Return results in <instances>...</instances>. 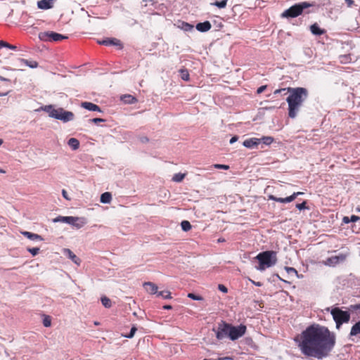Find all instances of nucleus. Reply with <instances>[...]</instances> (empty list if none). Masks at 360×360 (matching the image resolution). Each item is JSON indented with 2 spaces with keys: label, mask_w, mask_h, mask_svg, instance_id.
Returning <instances> with one entry per match:
<instances>
[{
  "label": "nucleus",
  "mask_w": 360,
  "mask_h": 360,
  "mask_svg": "<svg viewBox=\"0 0 360 360\" xmlns=\"http://www.w3.org/2000/svg\"><path fill=\"white\" fill-rule=\"evenodd\" d=\"M359 219V217L356 215H352L350 217V222H355Z\"/></svg>",
  "instance_id": "nucleus-47"
},
{
  "label": "nucleus",
  "mask_w": 360,
  "mask_h": 360,
  "mask_svg": "<svg viewBox=\"0 0 360 360\" xmlns=\"http://www.w3.org/2000/svg\"><path fill=\"white\" fill-rule=\"evenodd\" d=\"M360 334V321L356 323L351 328L350 335L355 336Z\"/></svg>",
  "instance_id": "nucleus-25"
},
{
  "label": "nucleus",
  "mask_w": 360,
  "mask_h": 360,
  "mask_svg": "<svg viewBox=\"0 0 360 360\" xmlns=\"http://www.w3.org/2000/svg\"><path fill=\"white\" fill-rule=\"evenodd\" d=\"M64 252L75 264L79 265L81 260L74 254L73 252H72L70 249H65Z\"/></svg>",
  "instance_id": "nucleus-20"
},
{
  "label": "nucleus",
  "mask_w": 360,
  "mask_h": 360,
  "mask_svg": "<svg viewBox=\"0 0 360 360\" xmlns=\"http://www.w3.org/2000/svg\"><path fill=\"white\" fill-rule=\"evenodd\" d=\"M164 309H172V307L171 305H164L163 307H162Z\"/></svg>",
  "instance_id": "nucleus-54"
},
{
  "label": "nucleus",
  "mask_w": 360,
  "mask_h": 360,
  "mask_svg": "<svg viewBox=\"0 0 360 360\" xmlns=\"http://www.w3.org/2000/svg\"><path fill=\"white\" fill-rule=\"evenodd\" d=\"M43 324L45 327H49L51 325V319L49 316H44L43 319Z\"/></svg>",
  "instance_id": "nucleus-35"
},
{
  "label": "nucleus",
  "mask_w": 360,
  "mask_h": 360,
  "mask_svg": "<svg viewBox=\"0 0 360 360\" xmlns=\"http://www.w3.org/2000/svg\"><path fill=\"white\" fill-rule=\"evenodd\" d=\"M53 0H41L37 3L38 7L41 9H49L53 6Z\"/></svg>",
  "instance_id": "nucleus-17"
},
{
  "label": "nucleus",
  "mask_w": 360,
  "mask_h": 360,
  "mask_svg": "<svg viewBox=\"0 0 360 360\" xmlns=\"http://www.w3.org/2000/svg\"><path fill=\"white\" fill-rule=\"evenodd\" d=\"M310 30L314 35H321L326 32V31L323 29H321L316 23L311 25Z\"/></svg>",
  "instance_id": "nucleus-22"
},
{
  "label": "nucleus",
  "mask_w": 360,
  "mask_h": 360,
  "mask_svg": "<svg viewBox=\"0 0 360 360\" xmlns=\"http://www.w3.org/2000/svg\"><path fill=\"white\" fill-rule=\"evenodd\" d=\"M81 106L86 110H89L90 111H98L101 112V108L98 105L91 103V102H82L81 104Z\"/></svg>",
  "instance_id": "nucleus-15"
},
{
  "label": "nucleus",
  "mask_w": 360,
  "mask_h": 360,
  "mask_svg": "<svg viewBox=\"0 0 360 360\" xmlns=\"http://www.w3.org/2000/svg\"><path fill=\"white\" fill-rule=\"evenodd\" d=\"M73 220L72 217H58L53 219L54 222H63V223H67L70 224Z\"/></svg>",
  "instance_id": "nucleus-26"
},
{
  "label": "nucleus",
  "mask_w": 360,
  "mask_h": 360,
  "mask_svg": "<svg viewBox=\"0 0 360 360\" xmlns=\"http://www.w3.org/2000/svg\"><path fill=\"white\" fill-rule=\"evenodd\" d=\"M254 285H255L256 286H262V283L261 282H256L252 279H249Z\"/></svg>",
  "instance_id": "nucleus-51"
},
{
  "label": "nucleus",
  "mask_w": 360,
  "mask_h": 360,
  "mask_svg": "<svg viewBox=\"0 0 360 360\" xmlns=\"http://www.w3.org/2000/svg\"><path fill=\"white\" fill-rule=\"evenodd\" d=\"M214 167L216 169H229V166L226 165H221V164H215L214 165Z\"/></svg>",
  "instance_id": "nucleus-39"
},
{
  "label": "nucleus",
  "mask_w": 360,
  "mask_h": 360,
  "mask_svg": "<svg viewBox=\"0 0 360 360\" xmlns=\"http://www.w3.org/2000/svg\"><path fill=\"white\" fill-rule=\"evenodd\" d=\"M307 202L306 201H304L302 202V203H298L296 205V207L300 210H304V209H307Z\"/></svg>",
  "instance_id": "nucleus-40"
},
{
  "label": "nucleus",
  "mask_w": 360,
  "mask_h": 360,
  "mask_svg": "<svg viewBox=\"0 0 360 360\" xmlns=\"http://www.w3.org/2000/svg\"><path fill=\"white\" fill-rule=\"evenodd\" d=\"M288 93L290 94L286 99L288 104V116L295 118L308 96V91L303 87H288Z\"/></svg>",
  "instance_id": "nucleus-2"
},
{
  "label": "nucleus",
  "mask_w": 360,
  "mask_h": 360,
  "mask_svg": "<svg viewBox=\"0 0 360 360\" xmlns=\"http://www.w3.org/2000/svg\"><path fill=\"white\" fill-rule=\"evenodd\" d=\"M4 47H6V48H8V49H10L11 50H14V51L17 50V46L10 44L7 43L6 41H4Z\"/></svg>",
  "instance_id": "nucleus-42"
},
{
  "label": "nucleus",
  "mask_w": 360,
  "mask_h": 360,
  "mask_svg": "<svg viewBox=\"0 0 360 360\" xmlns=\"http://www.w3.org/2000/svg\"><path fill=\"white\" fill-rule=\"evenodd\" d=\"M89 121L91 122H94L95 124H98V123H100V122H103L105 120L103 119H102V118H94V119L90 120Z\"/></svg>",
  "instance_id": "nucleus-44"
},
{
  "label": "nucleus",
  "mask_w": 360,
  "mask_h": 360,
  "mask_svg": "<svg viewBox=\"0 0 360 360\" xmlns=\"http://www.w3.org/2000/svg\"><path fill=\"white\" fill-rule=\"evenodd\" d=\"M302 192H295L291 195L286 197V198H278L274 195H269V198L270 200H274L276 202H282V203H286V202H290L293 201L298 195H302Z\"/></svg>",
  "instance_id": "nucleus-10"
},
{
  "label": "nucleus",
  "mask_w": 360,
  "mask_h": 360,
  "mask_svg": "<svg viewBox=\"0 0 360 360\" xmlns=\"http://www.w3.org/2000/svg\"><path fill=\"white\" fill-rule=\"evenodd\" d=\"M267 86L266 85H263V86H261L260 87H259L257 90V94H262L266 89Z\"/></svg>",
  "instance_id": "nucleus-45"
},
{
  "label": "nucleus",
  "mask_w": 360,
  "mask_h": 360,
  "mask_svg": "<svg viewBox=\"0 0 360 360\" xmlns=\"http://www.w3.org/2000/svg\"><path fill=\"white\" fill-rule=\"evenodd\" d=\"M41 110L46 112L51 117L60 120L63 122L71 121L75 117L73 112L65 110L62 108H54L51 105L43 106Z\"/></svg>",
  "instance_id": "nucleus-4"
},
{
  "label": "nucleus",
  "mask_w": 360,
  "mask_h": 360,
  "mask_svg": "<svg viewBox=\"0 0 360 360\" xmlns=\"http://www.w3.org/2000/svg\"><path fill=\"white\" fill-rule=\"evenodd\" d=\"M186 174L181 173L175 174L172 177V181L175 182H181L185 178Z\"/></svg>",
  "instance_id": "nucleus-29"
},
{
  "label": "nucleus",
  "mask_w": 360,
  "mask_h": 360,
  "mask_svg": "<svg viewBox=\"0 0 360 360\" xmlns=\"http://www.w3.org/2000/svg\"><path fill=\"white\" fill-rule=\"evenodd\" d=\"M68 144L72 150H77L79 147V141L75 138L70 139Z\"/></svg>",
  "instance_id": "nucleus-23"
},
{
  "label": "nucleus",
  "mask_w": 360,
  "mask_h": 360,
  "mask_svg": "<svg viewBox=\"0 0 360 360\" xmlns=\"http://www.w3.org/2000/svg\"><path fill=\"white\" fill-rule=\"evenodd\" d=\"M180 74H181V77L182 79H184L185 81H188L189 80L190 75H189V73H188L187 70H186V69H181L180 70Z\"/></svg>",
  "instance_id": "nucleus-31"
},
{
  "label": "nucleus",
  "mask_w": 360,
  "mask_h": 360,
  "mask_svg": "<svg viewBox=\"0 0 360 360\" xmlns=\"http://www.w3.org/2000/svg\"><path fill=\"white\" fill-rule=\"evenodd\" d=\"M340 58H342L341 62H343V61L347 60L348 56L345 55V56H342Z\"/></svg>",
  "instance_id": "nucleus-55"
},
{
  "label": "nucleus",
  "mask_w": 360,
  "mask_h": 360,
  "mask_svg": "<svg viewBox=\"0 0 360 360\" xmlns=\"http://www.w3.org/2000/svg\"><path fill=\"white\" fill-rule=\"evenodd\" d=\"M21 233L32 240H43V238L37 233H31L29 231H22Z\"/></svg>",
  "instance_id": "nucleus-19"
},
{
  "label": "nucleus",
  "mask_w": 360,
  "mask_h": 360,
  "mask_svg": "<svg viewBox=\"0 0 360 360\" xmlns=\"http://www.w3.org/2000/svg\"><path fill=\"white\" fill-rule=\"evenodd\" d=\"M211 5L215 6L219 8H224L227 5V0L216 1L214 3H211Z\"/></svg>",
  "instance_id": "nucleus-28"
},
{
  "label": "nucleus",
  "mask_w": 360,
  "mask_h": 360,
  "mask_svg": "<svg viewBox=\"0 0 360 360\" xmlns=\"http://www.w3.org/2000/svg\"><path fill=\"white\" fill-rule=\"evenodd\" d=\"M238 139V137L237 136H233L231 140H230V143L232 144L233 143H235L236 141H237Z\"/></svg>",
  "instance_id": "nucleus-49"
},
{
  "label": "nucleus",
  "mask_w": 360,
  "mask_h": 360,
  "mask_svg": "<svg viewBox=\"0 0 360 360\" xmlns=\"http://www.w3.org/2000/svg\"><path fill=\"white\" fill-rule=\"evenodd\" d=\"M39 38L42 41H59L68 39V37L53 31H48L40 32L39 34Z\"/></svg>",
  "instance_id": "nucleus-7"
},
{
  "label": "nucleus",
  "mask_w": 360,
  "mask_h": 360,
  "mask_svg": "<svg viewBox=\"0 0 360 360\" xmlns=\"http://www.w3.org/2000/svg\"><path fill=\"white\" fill-rule=\"evenodd\" d=\"M347 255L345 254H340L339 255L333 256L328 257L323 262V264L326 266H335L340 262H343L346 259Z\"/></svg>",
  "instance_id": "nucleus-11"
},
{
  "label": "nucleus",
  "mask_w": 360,
  "mask_h": 360,
  "mask_svg": "<svg viewBox=\"0 0 360 360\" xmlns=\"http://www.w3.org/2000/svg\"><path fill=\"white\" fill-rule=\"evenodd\" d=\"M342 221L345 224H348L350 222V217H344L342 219Z\"/></svg>",
  "instance_id": "nucleus-50"
},
{
  "label": "nucleus",
  "mask_w": 360,
  "mask_h": 360,
  "mask_svg": "<svg viewBox=\"0 0 360 360\" xmlns=\"http://www.w3.org/2000/svg\"><path fill=\"white\" fill-rule=\"evenodd\" d=\"M101 302L102 304L106 308H110L112 306L111 300L107 297H101Z\"/></svg>",
  "instance_id": "nucleus-33"
},
{
  "label": "nucleus",
  "mask_w": 360,
  "mask_h": 360,
  "mask_svg": "<svg viewBox=\"0 0 360 360\" xmlns=\"http://www.w3.org/2000/svg\"><path fill=\"white\" fill-rule=\"evenodd\" d=\"M261 143L260 139L250 138L243 141V144L245 147L248 148H252L257 146Z\"/></svg>",
  "instance_id": "nucleus-13"
},
{
  "label": "nucleus",
  "mask_w": 360,
  "mask_h": 360,
  "mask_svg": "<svg viewBox=\"0 0 360 360\" xmlns=\"http://www.w3.org/2000/svg\"><path fill=\"white\" fill-rule=\"evenodd\" d=\"M192 28H193V26L191 25L190 24H188V23L185 24V30H191Z\"/></svg>",
  "instance_id": "nucleus-53"
},
{
  "label": "nucleus",
  "mask_w": 360,
  "mask_h": 360,
  "mask_svg": "<svg viewBox=\"0 0 360 360\" xmlns=\"http://www.w3.org/2000/svg\"><path fill=\"white\" fill-rule=\"evenodd\" d=\"M212 27L211 23L209 21L199 22L196 25V29L202 32H207Z\"/></svg>",
  "instance_id": "nucleus-16"
},
{
  "label": "nucleus",
  "mask_w": 360,
  "mask_h": 360,
  "mask_svg": "<svg viewBox=\"0 0 360 360\" xmlns=\"http://www.w3.org/2000/svg\"><path fill=\"white\" fill-rule=\"evenodd\" d=\"M4 41L0 40V49L4 47Z\"/></svg>",
  "instance_id": "nucleus-57"
},
{
  "label": "nucleus",
  "mask_w": 360,
  "mask_h": 360,
  "mask_svg": "<svg viewBox=\"0 0 360 360\" xmlns=\"http://www.w3.org/2000/svg\"><path fill=\"white\" fill-rule=\"evenodd\" d=\"M3 143V141L1 139H0V146Z\"/></svg>",
  "instance_id": "nucleus-59"
},
{
  "label": "nucleus",
  "mask_w": 360,
  "mask_h": 360,
  "mask_svg": "<svg viewBox=\"0 0 360 360\" xmlns=\"http://www.w3.org/2000/svg\"><path fill=\"white\" fill-rule=\"evenodd\" d=\"M73 220L69 224L80 229L86 224V219L84 217H72Z\"/></svg>",
  "instance_id": "nucleus-14"
},
{
  "label": "nucleus",
  "mask_w": 360,
  "mask_h": 360,
  "mask_svg": "<svg viewBox=\"0 0 360 360\" xmlns=\"http://www.w3.org/2000/svg\"><path fill=\"white\" fill-rule=\"evenodd\" d=\"M136 330H137L136 327L134 326L131 328L130 333H129L128 335H124V337H126V338H133Z\"/></svg>",
  "instance_id": "nucleus-38"
},
{
  "label": "nucleus",
  "mask_w": 360,
  "mask_h": 360,
  "mask_svg": "<svg viewBox=\"0 0 360 360\" xmlns=\"http://www.w3.org/2000/svg\"><path fill=\"white\" fill-rule=\"evenodd\" d=\"M355 308H356V309H360V304H358V305H356Z\"/></svg>",
  "instance_id": "nucleus-58"
},
{
  "label": "nucleus",
  "mask_w": 360,
  "mask_h": 360,
  "mask_svg": "<svg viewBox=\"0 0 360 360\" xmlns=\"http://www.w3.org/2000/svg\"><path fill=\"white\" fill-rule=\"evenodd\" d=\"M330 314L335 322L337 329H340L343 323H349L351 317L349 311H343L339 307L332 309Z\"/></svg>",
  "instance_id": "nucleus-6"
},
{
  "label": "nucleus",
  "mask_w": 360,
  "mask_h": 360,
  "mask_svg": "<svg viewBox=\"0 0 360 360\" xmlns=\"http://www.w3.org/2000/svg\"><path fill=\"white\" fill-rule=\"evenodd\" d=\"M112 200V195L109 192H105L101 195V202L102 203H110Z\"/></svg>",
  "instance_id": "nucleus-24"
},
{
  "label": "nucleus",
  "mask_w": 360,
  "mask_h": 360,
  "mask_svg": "<svg viewBox=\"0 0 360 360\" xmlns=\"http://www.w3.org/2000/svg\"><path fill=\"white\" fill-rule=\"evenodd\" d=\"M62 195H63V198H65L66 200H70L68 198V193L65 189L62 190Z\"/></svg>",
  "instance_id": "nucleus-48"
},
{
  "label": "nucleus",
  "mask_w": 360,
  "mask_h": 360,
  "mask_svg": "<svg viewBox=\"0 0 360 360\" xmlns=\"http://www.w3.org/2000/svg\"><path fill=\"white\" fill-rule=\"evenodd\" d=\"M229 330V338L231 340H236L245 334L247 328L245 325L240 324L238 326L231 325Z\"/></svg>",
  "instance_id": "nucleus-8"
},
{
  "label": "nucleus",
  "mask_w": 360,
  "mask_h": 360,
  "mask_svg": "<svg viewBox=\"0 0 360 360\" xmlns=\"http://www.w3.org/2000/svg\"><path fill=\"white\" fill-rule=\"evenodd\" d=\"M27 250L30 252L32 256H35L39 252V248H27Z\"/></svg>",
  "instance_id": "nucleus-36"
},
{
  "label": "nucleus",
  "mask_w": 360,
  "mask_h": 360,
  "mask_svg": "<svg viewBox=\"0 0 360 360\" xmlns=\"http://www.w3.org/2000/svg\"><path fill=\"white\" fill-rule=\"evenodd\" d=\"M8 94H9V91L4 92V93L0 92V96H5L8 95Z\"/></svg>",
  "instance_id": "nucleus-56"
},
{
  "label": "nucleus",
  "mask_w": 360,
  "mask_h": 360,
  "mask_svg": "<svg viewBox=\"0 0 360 360\" xmlns=\"http://www.w3.org/2000/svg\"><path fill=\"white\" fill-rule=\"evenodd\" d=\"M345 1L349 7L352 6L354 4L353 0H345Z\"/></svg>",
  "instance_id": "nucleus-52"
},
{
  "label": "nucleus",
  "mask_w": 360,
  "mask_h": 360,
  "mask_svg": "<svg viewBox=\"0 0 360 360\" xmlns=\"http://www.w3.org/2000/svg\"><path fill=\"white\" fill-rule=\"evenodd\" d=\"M143 288H145L146 291L151 295H155L158 293V288L157 285H155L154 283L152 282H145L143 284Z\"/></svg>",
  "instance_id": "nucleus-12"
},
{
  "label": "nucleus",
  "mask_w": 360,
  "mask_h": 360,
  "mask_svg": "<svg viewBox=\"0 0 360 360\" xmlns=\"http://www.w3.org/2000/svg\"><path fill=\"white\" fill-rule=\"evenodd\" d=\"M98 44L105 46H110V45H119L120 44V40L117 39H106L102 41H98Z\"/></svg>",
  "instance_id": "nucleus-21"
},
{
  "label": "nucleus",
  "mask_w": 360,
  "mask_h": 360,
  "mask_svg": "<svg viewBox=\"0 0 360 360\" xmlns=\"http://www.w3.org/2000/svg\"><path fill=\"white\" fill-rule=\"evenodd\" d=\"M256 259L259 262V266L257 267V269L262 271L266 268L276 264L277 262L276 252L273 250L262 252L256 256Z\"/></svg>",
  "instance_id": "nucleus-3"
},
{
  "label": "nucleus",
  "mask_w": 360,
  "mask_h": 360,
  "mask_svg": "<svg viewBox=\"0 0 360 360\" xmlns=\"http://www.w3.org/2000/svg\"><path fill=\"white\" fill-rule=\"evenodd\" d=\"M311 6L312 4L307 1L296 4L283 11L281 13V17L285 18H296L300 15L305 8H307Z\"/></svg>",
  "instance_id": "nucleus-5"
},
{
  "label": "nucleus",
  "mask_w": 360,
  "mask_h": 360,
  "mask_svg": "<svg viewBox=\"0 0 360 360\" xmlns=\"http://www.w3.org/2000/svg\"><path fill=\"white\" fill-rule=\"evenodd\" d=\"M218 289H219L220 291H221V292H225V293L228 292V289H227V288H226L225 285H222V284H219V285H218Z\"/></svg>",
  "instance_id": "nucleus-43"
},
{
  "label": "nucleus",
  "mask_w": 360,
  "mask_h": 360,
  "mask_svg": "<svg viewBox=\"0 0 360 360\" xmlns=\"http://www.w3.org/2000/svg\"><path fill=\"white\" fill-rule=\"evenodd\" d=\"M188 297L193 300H202V297L200 295H196L194 293H188Z\"/></svg>",
  "instance_id": "nucleus-37"
},
{
  "label": "nucleus",
  "mask_w": 360,
  "mask_h": 360,
  "mask_svg": "<svg viewBox=\"0 0 360 360\" xmlns=\"http://www.w3.org/2000/svg\"><path fill=\"white\" fill-rule=\"evenodd\" d=\"M121 101L124 103L133 104L137 102V98L131 94H124L121 96Z\"/></svg>",
  "instance_id": "nucleus-18"
},
{
  "label": "nucleus",
  "mask_w": 360,
  "mask_h": 360,
  "mask_svg": "<svg viewBox=\"0 0 360 360\" xmlns=\"http://www.w3.org/2000/svg\"><path fill=\"white\" fill-rule=\"evenodd\" d=\"M285 269L286 270V271L288 273V274H297V270L293 268V267H289V266H285Z\"/></svg>",
  "instance_id": "nucleus-41"
},
{
  "label": "nucleus",
  "mask_w": 360,
  "mask_h": 360,
  "mask_svg": "<svg viewBox=\"0 0 360 360\" xmlns=\"http://www.w3.org/2000/svg\"><path fill=\"white\" fill-rule=\"evenodd\" d=\"M260 140L265 145H270L274 141V138L271 136H264Z\"/></svg>",
  "instance_id": "nucleus-34"
},
{
  "label": "nucleus",
  "mask_w": 360,
  "mask_h": 360,
  "mask_svg": "<svg viewBox=\"0 0 360 360\" xmlns=\"http://www.w3.org/2000/svg\"><path fill=\"white\" fill-rule=\"evenodd\" d=\"M295 341L301 353L305 356L323 359L332 352L336 343V338L327 327L313 323L297 335Z\"/></svg>",
  "instance_id": "nucleus-1"
},
{
  "label": "nucleus",
  "mask_w": 360,
  "mask_h": 360,
  "mask_svg": "<svg viewBox=\"0 0 360 360\" xmlns=\"http://www.w3.org/2000/svg\"><path fill=\"white\" fill-rule=\"evenodd\" d=\"M181 229L184 231H188L191 229V224L188 221L184 220L181 223Z\"/></svg>",
  "instance_id": "nucleus-30"
},
{
  "label": "nucleus",
  "mask_w": 360,
  "mask_h": 360,
  "mask_svg": "<svg viewBox=\"0 0 360 360\" xmlns=\"http://www.w3.org/2000/svg\"><path fill=\"white\" fill-rule=\"evenodd\" d=\"M157 295L161 296L164 299H172L171 292L168 291V290H163V291L158 292Z\"/></svg>",
  "instance_id": "nucleus-32"
},
{
  "label": "nucleus",
  "mask_w": 360,
  "mask_h": 360,
  "mask_svg": "<svg viewBox=\"0 0 360 360\" xmlns=\"http://www.w3.org/2000/svg\"><path fill=\"white\" fill-rule=\"evenodd\" d=\"M231 323L221 321L218 325L216 338L218 340H222L225 337L229 338V330H231Z\"/></svg>",
  "instance_id": "nucleus-9"
},
{
  "label": "nucleus",
  "mask_w": 360,
  "mask_h": 360,
  "mask_svg": "<svg viewBox=\"0 0 360 360\" xmlns=\"http://www.w3.org/2000/svg\"><path fill=\"white\" fill-rule=\"evenodd\" d=\"M287 91L288 92V88H283V89H278L274 91V94L277 95L278 94H281L283 91Z\"/></svg>",
  "instance_id": "nucleus-46"
},
{
  "label": "nucleus",
  "mask_w": 360,
  "mask_h": 360,
  "mask_svg": "<svg viewBox=\"0 0 360 360\" xmlns=\"http://www.w3.org/2000/svg\"><path fill=\"white\" fill-rule=\"evenodd\" d=\"M22 62L25 64L27 66H29L31 68H35L38 66V63L35 60H29L27 59H22Z\"/></svg>",
  "instance_id": "nucleus-27"
}]
</instances>
